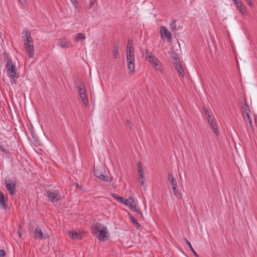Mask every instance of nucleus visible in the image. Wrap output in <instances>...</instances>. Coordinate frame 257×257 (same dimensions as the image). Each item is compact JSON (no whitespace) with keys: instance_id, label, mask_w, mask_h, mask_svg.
<instances>
[{"instance_id":"7ed1b4c3","label":"nucleus","mask_w":257,"mask_h":257,"mask_svg":"<svg viewBox=\"0 0 257 257\" xmlns=\"http://www.w3.org/2000/svg\"><path fill=\"white\" fill-rule=\"evenodd\" d=\"M203 110L205 115L207 119L208 122L212 127L214 134L216 135H218L219 130L217 128V125L216 124L215 119L214 118V117L212 115L211 110L209 108L205 107L203 108Z\"/></svg>"},{"instance_id":"f03ea898","label":"nucleus","mask_w":257,"mask_h":257,"mask_svg":"<svg viewBox=\"0 0 257 257\" xmlns=\"http://www.w3.org/2000/svg\"><path fill=\"white\" fill-rule=\"evenodd\" d=\"M126 60L127 63V69L130 73L133 72L135 70L134 48L132 41L127 42L126 48Z\"/></svg>"},{"instance_id":"f704fd0d","label":"nucleus","mask_w":257,"mask_h":257,"mask_svg":"<svg viewBox=\"0 0 257 257\" xmlns=\"http://www.w3.org/2000/svg\"><path fill=\"white\" fill-rule=\"evenodd\" d=\"M126 123H127L128 127L132 129L133 127V124L132 123V122L130 120L127 119V120H126Z\"/></svg>"},{"instance_id":"c756f323","label":"nucleus","mask_w":257,"mask_h":257,"mask_svg":"<svg viewBox=\"0 0 257 257\" xmlns=\"http://www.w3.org/2000/svg\"><path fill=\"white\" fill-rule=\"evenodd\" d=\"M139 179H145V172L143 170L142 171H139L138 172Z\"/></svg>"},{"instance_id":"72a5a7b5","label":"nucleus","mask_w":257,"mask_h":257,"mask_svg":"<svg viewBox=\"0 0 257 257\" xmlns=\"http://www.w3.org/2000/svg\"><path fill=\"white\" fill-rule=\"evenodd\" d=\"M247 121L249 123L250 127L251 128H253V125H252V120H251V117H250L249 115H248V118H247Z\"/></svg>"},{"instance_id":"0eeeda50","label":"nucleus","mask_w":257,"mask_h":257,"mask_svg":"<svg viewBox=\"0 0 257 257\" xmlns=\"http://www.w3.org/2000/svg\"><path fill=\"white\" fill-rule=\"evenodd\" d=\"M76 87L78 88V92L79 93L81 98L82 99L83 104L85 106H87L88 104V100L87 98V96L86 94V90L84 84L83 83H82L81 85H79L77 83H76Z\"/></svg>"},{"instance_id":"ea45409f","label":"nucleus","mask_w":257,"mask_h":257,"mask_svg":"<svg viewBox=\"0 0 257 257\" xmlns=\"http://www.w3.org/2000/svg\"><path fill=\"white\" fill-rule=\"evenodd\" d=\"M145 180H146L145 178V179H142V180H141V185H144V182H145Z\"/></svg>"},{"instance_id":"393cba45","label":"nucleus","mask_w":257,"mask_h":257,"mask_svg":"<svg viewBox=\"0 0 257 257\" xmlns=\"http://www.w3.org/2000/svg\"><path fill=\"white\" fill-rule=\"evenodd\" d=\"M175 67L177 70L179 75L181 77H183L184 76V71L183 69L182 65H179L178 66H176Z\"/></svg>"},{"instance_id":"cd10ccee","label":"nucleus","mask_w":257,"mask_h":257,"mask_svg":"<svg viewBox=\"0 0 257 257\" xmlns=\"http://www.w3.org/2000/svg\"><path fill=\"white\" fill-rule=\"evenodd\" d=\"M185 240H186V243L189 246L190 250L193 252L194 255L196 256V257H199V255L196 252V251L194 250V248H193V247L192 246L190 242L187 239H185Z\"/></svg>"},{"instance_id":"e433bc0d","label":"nucleus","mask_w":257,"mask_h":257,"mask_svg":"<svg viewBox=\"0 0 257 257\" xmlns=\"http://www.w3.org/2000/svg\"><path fill=\"white\" fill-rule=\"evenodd\" d=\"M6 254V252L4 250L0 249V257H5Z\"/></svg>"},{"instance_id":"f3484780","label":"nucleus","mask_w":257,"mask_h":257,"mask_svg":"<svg viewBox=\"0 0 257 257\" xmlns=\"http://www.w3.org/2000/svg\"><path fill=\"white\" fill-rule=\"evenodd\" d=\"M69 237L73 239H80L81 235L79 232L69 231L68 233Z\"/></svg>"},{"instance_id":"ddd939ff","label":"nucleus","mask_w":257,"mask_h":257,"mask_svg":"<svg viewBox=\"0 0 257 257\" xmlns=\"http://www.w3.org/2000/svg\"><path fill=\"white\" fill-rule=\"evenodd\" d=\"M59 45L62 48H69L72 46L71 42L66 38H61L59 40Z\"/></svg>"},{"instance_id":"4be33fe9","label":"nucleus","mask_w":257,"mask_h":257,"mask_svg":"<svg viewBox=\"0 0 257 257\" xmlns=\"http://www.w3.org/2000/svg\"><path fill=\"white\" fill-rule=\"evenodd\" d=\"M129 216H130V219L131 220V221H132V222L135 225L136 227H137V228L139 229L141 227V225L137 221V219H136V218L133 216L130 213H128Z\"/></svg>"},{"instance_id":"58836bf2","label":"nucleus","mask_w":257,"mask_h":257,"mask_svg":"<svg viewBox=\"0 0 257 257\" xmlns=\"http://www.w3.org/2000/svg\"><path fill=\"white\" fill-rule=\"evenodd\" d=\"M138 213L140 214L141 218H144L143 213L141 212L140 210L138 212Z\"/></svg>"},{"instance_id":"a18cd8bd","label":"nucleus","mask_w":257,"mask_h":257,"mask_svg":"<svg viewBox=\"0 0 257 257\" xmlns=\"http://www.w3.org/2000/svg\"><path fill=\"white\" fill-rule=\"evenodd\" d=\"M76 187L77 188H80V187H79V185H78V184H76Z\"/></svg>"},{"instance_id":"c03bdc74","label":"nucleus","mask_w":257,"mask_h":257,"mask_svg":"<svg viewBox=\"0 0 257 257\" xmlns=\"http://www.w3.org/2000/svg\"><path fill=\"white\" fill-rule=\"evenodd\" d=\"M71 1L72 2V3H74L76 0H71Z\"/></svg>"},{"instance_id":"423d86ee","label":"nucleus","mask_w":257,"mask_h":257,"mask_svg":"<svg viewBox=\"0 0 257 257\" xmlns=\"http://www.w3.org/2000/svg\"><path fill=\"white\" fill-rule=\"evenodd\" d=\"M47 196L51 202L54 203L58 202L61 198V194L56 190H48L46 192Z\"/></svg>"},{"instance_id":"473e14b6","label":"nucleus","mask_w":257,"mask_h":257,"mask_svg":"<svg viewBox=\"0 0 257 257\" xmlns=\"http://www.w3.org/2000/svg\"><path fill=\"white\" fill-rule=\"evenodd\" d=\"M137 169H138V172L139 171H142L144 170L142 164L140 162H139L137 163Z\"/></svg>"},{"instance_id":"f8f14e48","label":"nucleus","mask_w":257,"mask_h":257,"mask_svg":"<svg viewBox=\"0 0 257 257\" xmlns=\"http://www.w3.org/2000/svg\"><path fill=\"white\" fill-rule=\"evenodd\" d=\"M160 34L161 37L163 38H164V37H166L168 40H171L172 39V35L171 33L168 30L166 27H161Z\"/></svg>"},{"instance_id":"39448f33","label":"nucleus","mask_w":257,"mask_h":257,"mask_svg":"<svg viewBox=\"0 0 257 257\" xmlns=\"http://www.w3.org/2000/svg\"><path fill=\"white\" fill-rule=\"evenodd\" d=\"M146 59L157 70H161L159 61L155 58L148 49L146 50Z\"/></svg>"},{"instance_id":"2eb2a0df","label":"nucleus","mask_w":257,"mask_h":257,"mask_svg":"<svg viewBox=\"0 0 257 257\" xmlns=\"http://www.w3.org/2000/svg\"><path fill=\"white\" fill-rule=\"evenodd\" d=\"M111 196L115 199H116L117 201H119L122 204H125V205L128 206L129 204L131 203V202L129 201L127 199H125L123 197H122L116 194L113 193L111 194Z\"/></svg>"},{"instance_id":"b1692460","label":"nucleus","mask_w":257,"mask_h":257,"mask_svg":"<svg viewBox=\"0 0 257 257\" xmlns=\"http://www.w3.org/2000/svg\"><path fill=\"white\" fill-rule=\"evenodd\" d=\"M132 199V201H131V203L129 204L128 206L132 211H133L134 212L138 213L140 211V209H139L137 208L136 205L135 203L134 199Z\"/></svg>"},{"instance_id":"c9c22d12","label":"nucleus","mask_w":257,"mask_h":257,"mask_svg":"<svg viewBox=\"0 0 257 257\" xmlns=\"http://www.w3.org/2000/svg\"><path fill=\"white\" fill-rule=\"evenodd\" d=\"M171 57L173 59V60H175V59H177V58H179L177 54L174 52H173L172 53Z\"/></svg>"},{"instance_id":"79ce46f5","label":"nucleus","mask_w":257,"mask_h":257,"mask_svg":"<svg viewBox=\"0 0 257 257\" xmlns=\"http://www.w3.org/2000/svg\"><path fill=\"white\" fill-rule=\"evenodd\" d=\"M3 54H4V55L6 56V59H7V55L9 57L8 55L7 54V53L4 52Z\"/></svg>"},{"instance_id":"5701e85b","label":"nucleus","mask_w":257,"mask_h":257,"mask_svg":"<svg viewBox=\"0 0 257 257\" xmlns=\"http://www.w3.org/2000/svg\"><path fill=\"white\" fill-rule=\"evenodd\" d=\"M29 133H30V134L31 137L33 139L34 142L37 143L40 141L39 137L35 134V133L34 132V131H33V129L30 128Z\"/></svg>"},{"instance_id":"c85d7f7f","label":"nucleus","mask_w":257,"mask_h":257,"mask_svg":"<svg viewBox=\"0 0 257 257\" xmlns=\"http://www.w3.org/2000/svg\"><path fill=\"white\" fill-rule=\"evenodd\" d=\"M170 29L172 31H174L176 29V22L174 20H172L171 24L170 25Z\"/></svg>"},{"instance_id":"a878e982","label":"nucleus","mask_w":257,"mask_h":257,"mask_svg":"<svg viewBox=\"0 0 257 257\" xmlns=\"http://www.w3.org/2000/svg\"><path fill=\"white\" fill-rule=\"evenodd\" d=\"M86 38L85 36L82 33H78L75 38V40L77 42L79 40H84Z\"/></svg>"},{"instance_id":"49530a36","label":"nucleus","mask_w":257,"mask_h":257,"mask_svg":"<svg viewBox=\"0 0 257 257\" xmlns=\"http://www.w3.org/2000/svg\"><path fill=\"white\" fill-rule=\"evenodd\" d=\"M246 1H249L250 2V0H245Z\"/></svg>"},{"instance_id":"412c9836","label":"nucleus","mask_w":257,"mask_h":257,"mask_svg":"<svg viewBox=\"0 0 257 257\" xmlns=\"http://www.w3.org/2000/svg\"><path fill=\"white\" fill-rule=\"evenodd\" d=\"M0 150L5 154H9V147L7 144H3V143H0Z\"/></svg>"},{"instance_id":"37998d69","label":"nucleus","mask_w":257,"mask_h":257,"mask_svg":"<svg viewBox=\"0 0 257 257\" xmlns=\"http://www.w3.org/2000/svg\"><path fill=\"white\" fill-rule=\"evenodd\" d=\"M249 112L245 113V114H246V116H247V118H248V115H249Z\"/></svg>"},{"instance_id":"7c9ffc66","label":"nucleus","mask_w":257,"mask_h":257,"mask_svg":"<svg viewBox=\"0 0 257 257\" xmlns=\"http://www.w3.org/2000/svg\"><path fill=\"white\" fill-rule=\"evenodd\" d=\"M173 63L175 67H176V66H178L179 65H181L180 61V59L179 58H177V59H175V60H173Z\"/></svg>"},{"instance_id":"4468645a","label":"nucleus","mask_w":257,"mask_h":257,"mask_svg":"<svg viewBox=\"0 0 257 257\" xmlns=\"http://www.w3.org/2000/svg\"><path fill=\"white\" fill-rule=\"evenodd\" d=\"M26 52L28 54L29 58H32L34 55V47L33 44L24 45Z\"/></svg>"},{"instance_id":"1a4fd4ad","label":"nucleus","mask_w":257,"mask_h":257,"mask_svg":"<svg viewBox=\"0 0 257 257\" xmlns=\"http://www.w3.org/2000/svg\"><path fill=\"white\" fill-rule=\"evenodd\" d=\"M93 174L96 177L103 181L110 182L112 181V178L111 177L104 175L102 172L97 169L94 168Z\"/></svg>"},{"instance_id":"bb28decb","label":"nucleus","mask_w":257,"mask_h":257,"mask_svg":"<svg viewBox=\"0 0 257 257\" xmlns=\"http://www.w3.org/2000/svg\"><path fill=\"white\" fill-rule=\"evenodd\" d=\"M177 187H173L172 188V189L173 190L174 194L175 195V196L179 199H181L182 197V195L180 192H179L177 189Z\"/></svg>"},{"instance_id":"aec40b11","label":"nucleus","mask_w":257,"mask_h":257,"mask_svg":"<svg viewBox=\"0 0 257 257\" xmlns=\"http://www.w3.org/2000/svg\"><path fill=\"white\" fill-rule=\"evenodd\" d=\"M168 180L170 181L172 188L173 187H177V183L176 179L174 178L173 175L171 173L168 174Z\"/></svg>"},{"instance_id":"dca6fc26","label":"nucleus","mask_w":257,"mask_h":257,"mask_svg":"<svg viewBox=\"0 0 257 257\" xmlns=\"http://www.w3.org/2000/svg\"><path fill=\"white\" fill-rule=\"evenodd\" d=\"M234 4L237 6L238 11L241 14H244L245 13V9L242 5V3L240 0H232Z\"/></svg>"},{"instance_id":"4c0bfd02","label":"nucleus","mask_w":257,"mask_h":257,"mask_svg":"<svg viewBox=\"0 0 257 257\" xmlns=\"http://www.w3.org/2000/svg\"><path fill=\"white\" fill-rule=\"evenodd\" d=\"M96 0H90L89 2V6L90 8H91L95 3Z\"/></svg>"},{"instance_id":"9d476101","label":"nucleus","mask_w":257,"mask_h":257,"mask_svg":"<svg viewBox=\"0 0 257 257\" xmlns=\"http://www.w3.org/2000/svg\"><path fill=\"white\" fill-rule=\"evenodd\" d=\"M34 235L36 238L40 239H46L49 238L48 233H43L40 227L37 226L34 231Z\"/></svg>"},{"instance_id":"a19ab883","label":"nucleus","mask_w":257,"mask_h":257,"mask_svg":"<svg viewBox=\"0 0 257 257\" xmlns=\"http://www.w3.org/2000/svg\"><path fill=\"white\" fill-rule=\"evenodd\" d=\"M21 4L25 3V0H18Z\"/></svg>"},{"instance_id":"6ab92c4d","label":"nucleus","mask_w":257,"mask_h":257,"mask_svg":"<svg viewBox=\"0 0 257 257\" xmlns=\"http://www.w3.org/2000/svg\"><path fill=\"white\" fill-rule=\"evenodd\" d=\"M119 44L114 43L113 45V56L115 59H117L119 57Z\"/></svg>"},{"instance_id":"a211bd4d","label":"nucleus","mask_w":257,"mask_h":257,"mask_svg":"<svg viewBox=\"0 0 257 257\" xmlns=\"http://www.w3.org/2000/svg\"><path fill=\"white\" fill-rule=\"evenodd\" d=\"M0 207L5 210L7 209V204L5 202V197L3 192H0Z\"/></svg>"},{"instance_id":"2f4dec72","label":"nucleus","mask_w":257,"mask_h":257,"mask_svg":"<svg viewBox=\"0 0 257 257\" xmlns=\"http://www.w3.org/2000/svg\"><path fill=\"white\" fill-rule=\"evenodd\" d=\"M242 109L243 110V112H244V113H246V112H248L250 111V109L249 108V106L247 105L246 103L245 104V105L242 107Z\"/></svg>"},{"instance_id":"20e7f679","label":"nucleus","mask_w":257,"mask_h":257,"mask_svg":"<svg viewBox=\"0 0 257 257\" xmlns=\"http://www.w3.org/2000/svg\"><path fill=\"white\" fill-rule=\"evenodd\" d=\"M6 68L7 70V73L8 75L10 77H11L12 78L14 82V83H15L17 81V79L18 78V76H17L15 65L14 64L11 59L10 58V57H8L7 55Z\"/></svg>"},{"instance_id":"6e6552de","label":"nucleus","mask_w":257,"mask_h":257,"mask_svg":"<svg viewBox=\"0 0 257 257\" xmlns=\"http://www.w3.org/2000/svg\"><path fill=\"white\" fill-rule=\"evenodd\" d=\"M6 187L10 195H13L16 192V182L10 178L5 180Z\"/></svg>"},{"instance_id":"f257e3e1","label":"nucleus","mask_w":257,"mask_h":257,"mask_svg":"<svg viewBox=\"0 0 257 257\" xmlns=\"http://www.w3.org/2000/svg\"><path fill=\"white\" fill-rule=\"evenodd\" d=\"M92 233L99 241H104L108 239L109 236L106 227L99 222L93 223L91 226Z\"/></svg>"},{"instance_id":"9b49d317","label":"nucleus","mask_w":257,"mask_h":257,"mask_svg":"<svg viewBox=\"0 0 257 257\" xmlns=\"http://www.w3.org/2000/svg\"><path fill=\"white\" fill-rule=\"evenodd\" d=\"M25 36L23 37L24 45L33 44V38L31 37L30 32L28 30H25L23 31Z\"/></svg>"}]
</instances>
